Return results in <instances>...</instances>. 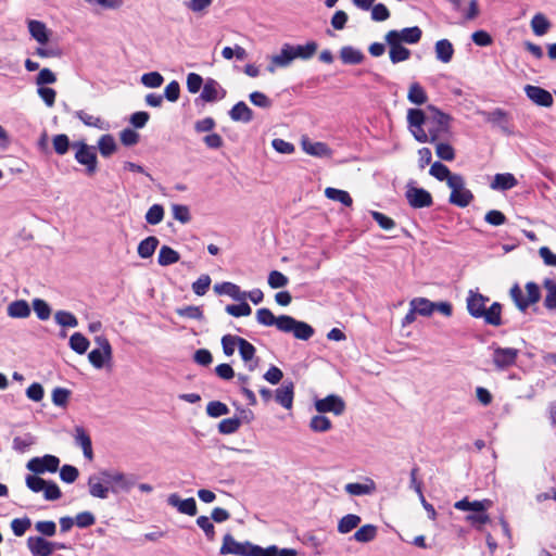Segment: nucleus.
Instances as JSON below:
<instances>
[{
  "instance_id": "58836bf2",
  "label": "nucleus",
  "mask_w": 556,
  "mask_h": 556,
  "mask_svg": "<svg viewBox=\"0 0 556 556\" xmlns=\"http://www.w3.org/2000/svg\"><path fill=\"white\" fill-rule=\"evenodd\" d=\"M159 245V239L154 236H150L142 240L138 245V254L142 258L151 257Z\"/></svg>"
},
{
  "instance_id": "3c124183",
  "label": "nucleus",
  "mask_w": 556,
  "mask_h": 556,
  "mask_svg": "<svg viewBox=\"0 0 556 556\" xmlns=\"http://www.w3.org/2000/svg\"><path fill=\"white\" fill-rule=\"evenodd\" d=\"M309 428L315 432H326L331 429V421L326 416L316 415L311 419Z\"/></svg>"
},
{
  "instance_id": "bb28decb",
  "label": "nucleus",
  "mask_w": 556,
  "mask_h": 556,
  "mask_svg": "<svg viewBox=\"0 0 556 556\" xmlns=\"http://www.w3.org/2000/svg\"><path fill=\"white\" fill-rule=\"evenodd\" d=\"M492 505V502L490 500H483V501H472L470 502L467 497L463 498L460 501H457L454 504V507L458 510H471L475 513H481L489 509Z\"/></svg>"
},
{
  "instance_id": "f704fd0d",
  "label": "nucleus",
  "mask_w": 556,
  "mask_h": 556,
  "mask_svg": "<svg viewBox=\"0 0 556 556\" xmlns=\"http://www.w3.org/2000/svg\"><path fill=\"white\" fill-rule=\"evenodd\" d=\"M98 149L103 157H110L117 150L114 137L110 134L102 135L98 140Z\"/></svg>"
},
{
  "instance_id": "37998d69",
  "label": "nucleus",
  "mask_w": 556,
  "mask_h": 556,
  "mask_svg": "<svg viewBox=\"0 0 556 556\" xmlns=\"http://www.w3.org/2000/svg\"><path fill=\"white\" fill-rule=\"evenodd\" d=\"M549 27V21L542 13H536L531 20V28L536 36L545 35Z\"/></svg>"
},
{
  "instance_id": "8fccbe9b",
  "label": "nucleus",
  "mask_w": 556,
  "mask_h": 556,
  "mask_svg": "<svg viewBox=\"0 0 556 556\" xmlns=\"http://www.w3.org/2000/svg\"><path fill=\"white\" fill-rule=\"evenodd\" d=\"M429 173L431 176L435 177L438 180H440V181L446 180V182L454 175L451 173V170L447 168V166H445L444 164H442L440 162H434L431 165Z\"/></svg>"
},
{
  "instance_id": "a878e982",
  "label": "nucleus",
  "mask_w": 556,
  "mask_h": 556,
  "mask_svg": "<svg viewBox=\"0 0 556 556\" xmlns=\"http://www.w3.org/2000/svg\"><path fill=\"white\" fill-rule=\"evenodd\" d=\"M255 348L252 343L247 341L243 338H240L239 341V353L242 358V361L247 364L250 371H253L257 365L256 362H253L255 356Z\"/></svg>"
},
{
  "instance_id": "c9c22d12",
  "label": "nucleus",
  "mask_w": 556,
  "mask_h": 556,
  "mask_svg": "<svg viewBox=\"0 0 556 556\" xmlns=\"http://www.w3.org/2000/svg\"><path fill=\"white\" fill-rule=\"evenodd\" d=\"M454 49L447 39H441L435 43L437 59L443 63H448L452 60Z\"/></svg>"
},
{
  "instance_id": "6e6d98bb",
  "label": "nucleus",
  "mask_w": 556,
  "mask_h": 556,
  "mask_svg": "<svg viewBox=\"0 0 556 556\" xmlns=\"http://www.w3.org/2000/svg\"><path fill=\"white\" fill-rule=\"evenodd\" d=\"M229 413V408L225 403L219 401H212L206 406V414L210 417L217 418L223 415H227Z\"/></svg>"
},
{
  "instance_id": "f3484780",
  "label": "nucleus",
  "mask_w": 556,
  "mask_h": 556,
  "mask_svg": "<svg viewBox=\"0 0 556 556\" xmlns=\"http://www.w3.org/2000/svg\"><path fill=\"white\" fill-rule=\"evenodd\" d=\"M226 90L213 78H207L204 83L200 98L205 102H215L224 99Z\"/></svg>"
},
{
  "instance_id": "4468645a",
  "label": "nucleus",
  "mask_w": 556,
  "mask_h": 556,
  "mask_svg": "<svg viewBox=\"0 0 556 556\" xmlns=\"http://www.w3.org/2000/svg\"><path fill=\"white\" fill-rule=\"evenodd\" d=\"M397 30H390L386 35V41L390 46V59L392 63H399L409 58L410 52L397 41Z\"/></svg>"
},
{
  "instance_id": "bf43d9fd",
  "label": "nucleus",
  "mask_w": 556,
  "mask_h": 556,
  "mask_svg": "<svg viewBox=\"0 0 556 556\" xmlns=\"http://www.w3.org/2000/svg\"><path fill=\"white\" fill-rule=\"evenodd\" d=\"M267 282L271 289H279L286 287L289 282V279L282 273L278 270H271L268 275Z\"/></svg>"
},
{
  "instance_id": "6ab92c4d",
  "label": "nucleus",
  "mask_w": 556,
  "mask_h": 556,
  "mask_svg": "<svg viewBox=\"0 0 556 556\" xmlns=\"http://www.w3.org/2000/svg\"><path fill=\"white\" fill-rule=\"evenodd\" d=\"M167 503L168 505L177 508L180 514L188 516L197 515V503L193 497L181 500L177 493H172L167 497Z\"/></svg>"
},
{
  "instance_id": "0e129e2a",
  "label": "nucleus",
  "mask_w": 556,
  "mask_h": 556,
  "mask_svg": "<svg viewBox=\"0 0 556 556\" xmlns=\"http://www.w3.org/2000/svg\"><path fill=\"white\" fill-rule=\"evenodd\" d=\"M31 521L29 518H16L11 522V529L16 536H22L30 528Z\"/></svg>"
},
{
  "instance_id": "f03ea898",
  "label": "nucleus",
  "mask_w": 556,
  "mask_h": 556,
  "mask_svg": "<svg viewBox=\"0 0 556 556\" xmlns=\"http://www.w3.org/2000/svg\"><path fill=\"white\" fill-rule=\"evenodd\" d=\"M490 299L477 290H469L466 305L468 313L475 318H482L485 324L498 327L502 325V305L493 302L489 307L486 303Z\"/></svg>"
},
{
  "instance_id": "de8ad7c7",
  "label": "nucleus",
  "mask_w": 556,
  "mask_h": 556,
  "mask_svg": "<svg viewBox=\"0 0 556 556\" xmlns=\"http://www.w3.org/2000/svg\"><path fill=\"white\" fill-rule=\"evenodd\" d=\"M55 323L62 327H77L78 320L74 314L67 311H58L54 314Z\"/></svg>"
},
{
  "instance_id": "680f3d73",
  "label": "nucleus",
  "mask_w": 556,
  "mask_h": 556,
  "mask_svg": "<svg viewBox=\"0 0 556 556\" xmlns=\"http://www.w3.org/2000/svg\"><path fill=\"white\" fill-rule=\"evenodd\" d=\"M211 277L206 274L204 275H201L193 283H192V291L199 295V296H202L204 295L210 286H211Z\"/></svg>"
},
{
  "instance_id": "69168bd1",
  "label": "nucleus",
  "mask_w": 556,
  "mask_h": 556,
  "mask_svg": "<svg viewBox=\"0 0 556 556\" xmlns=\"http://www.w3.org/2000/svg\"><path fill=\"white\" fill-rule=\"evenodd\" d=\"M53 149L59 155H64L70 148V139L66 135L60 134L53 137Z\"/></svg>"
},
{
  "instance_id": "4be33fe9",
  "label": "nucleus",
  "mask_w": 556,
  "mask_h": 556,
  "mask_svg": "<svg viewBox=\"0 0 556 556\" xmlns=\"http://www.w3.org/2000/svg\"><path fill=\"white\" fill-rule=\"evenodd\" d=\"M50 541L42 536H29L27 539V547L33 556H51L52 549Z\"/></svg>"
},
{
  "instance_id": "9b49d317",
  "label": "nucleus",
  "mask_w": 556,
  "mask_h": 556,
  "mask_svg": "<svg viewBox=\"0 0 556 556\" xmlns=\"http://www.w3.org/2000/svg\"><path fill=\"white\" fill-rule=\"evenodd\" d=\"M434 312L444 317H451L453 314V305L447 301L432 302L426 298H419V315L430 316Z\"/></svg>"
},
{
  "instance_id": "cd10ccee",
  "label": "nucleus",
  "mask_w": 556,
  "mask_h": 556,
  "mask_svg": "<svg viewBox=\"0 0 556 556\" xmlns=\"http://www.w3.org/2000/svg\"><path fill=\"white\" fill-rule=\"evenodd\" d=\"M344 490L350 495L362 496L372 494L376 491V483L371 479H366L364 483L353 482L348 483Z\"/></svg>"
},
{
  "instance_id": "2eb2a0df",
  "label": "nucleus",
  "mask_w": 556,
  "mask_h": 556,
  "mask_svg": "<svg viewBox=\"0 0 556 556\" xmlns=\"http://www.w3.org/2000/svg\"><path fill=\"white\" fill-rule=\"evenodd\" d=\"M293 56L291 54L289 43H285L278 54L269 58V63L266 67L267 72L274 74L277 68H285L291 65Z\"/></svg>"
},
{
  "instance_id": "72a5a7b5",
  "label": "nucleus",
  "mask_w": 556,
  "mask_h": 556,
  "mask_svg": "<svg viewBox=\"0 0 556 556\" xmlns=\"http://www.w3.org/2000/svg\"><path fill=\"white\" fill-rule=\"evenodd\" d=\"M96 14H100L102 10H118L123 7V0H85Z\"/></svg>"
},
{
  "instance_id": "49530a36",
  "label": "nucleus",
  "mask_w": 556,
  "mask_h": 556,
  "mask_svg": "<svg viewBox=\"0 0 556 556\" xmlns=\"http://www.w3.org/2000/svg\"><path fill=\"white\" fill-rule=\"evenodd\" d=\"M544 288L547 292L544 300V305L548 309H556V282L552 279H546L544 281Z\"/></svg>"
},
{
  "instance_id": "13d9d810",
  "label": "nucleus",
  "mask_w": 556,
  "mask_h": 556,
  "mask_svg": "<svg viewBox=\"0 0 556 556\" xmlns=\"http://www.w3.org/2000/svg\"><path fill=\"white\" fill-rule=\"evenodd\" d=\"M71 391L65 388H55L52 391V402L55 406L65 407L68 403Z\"/></svg>"
},
{
  "instance_id": "7c9ffc66",
  "label": "nucleus",
  "mask_w": 556,
  "mask_h": 556,
  "mask_svg": "<svg viewBox=\"0 0 556 556\" xmlns=\"http://www.w3.org/2000/svg\"><path fill=\"white\" fill-rule=\"evenodd\" d=\"M214 291L217 294H227L232 298L235 301H243L244 294L243 291L240 290L239 286L232 282H223L214 286Z\"/></svg>"
},
{
  "instance_id": "b1692460",
  "label": "nucleus",
  "mask_w": 556,
  "mask_h": 556,
  "mask_svg": "<svg viewBox=\"0 0 556 556\" xmlns=\"http://www.w3.org/2000/svg\"><path fill=\"white\" fill-rule=\"evenodd\" d=\"M518 185V180L510 173L496 174L490 184V188L496 191L510 190Z\"/></svg>"
},
{
  "instance_id": "5701e85b",
  "label": "nucleus",
  "mask_w": 556,
  "mask_h": 556,
  "mask_svg": "<svg viewBox=\"0 0 556 556\" xmlns=\"http://www.w3.org/2000/svg\"><path fill=\"white\" fill-rule=\"evenodd\" d=\"M28 30L30 36L40 45H46L49 42L50 39V30L47 28L46 24L37 21V20H29L27 22Z\"/></svg>"
},
{
  "instance_id": "5fc2aeb1",
  "label": "nucleus",
  "mask_w": 556,
  "mask_h": 556,
  "mask_svg": "<svg viewBox=\"0 0 556 556\" xmlns=\"http://www.w3.org/2000/svg\"><path fill=\"white\" fill-rule=\"evenodd\" d=\"M164 208L160 204H153L146 214V220L150 225H157L163 220Z\"/></svg>"
},
{
  "instance_id": "412c9836",
  "label": "nucleus",
  "mask_w": 556,
  "mask_h": 556,
  "mask_svg": "<svg viewBox=\"0 0 556 556\" xmlns=\"http://www.w3.org/2000/svg\"><path fill=\"white\" fill-rule=\"evenodd\" d=\"M75 444L83 450L84 456L88 460L93 459V451H92V442L89 433L81 426L75 427V435H74Z\"/></svg>"
},
{
  "instance_id": "4c0bfd02",
  "label": "nucleus",
  "mask_w": 556,
  "mask_h": 556,
  "mask_svg": "<svg viewBox=\"0 0 556 556\" xmlns=\"http://www.w3.org/2000/svg\"><path fill=\"white\" fill-rule=\"evenodd\" d=\"M361 521L362 519L359 516L354 514H348L339 520L338 532L341 534H346L351 532L353 529L357 528Z\"/></svg>"
},
{
  "instance_id": "aec40b11",
  "label": "nucleus",
  "mask_w": 556,
  "mask_h": 556,
  "mask_svg": "<svg viewBox=\"0 0 556 556\" xmlns=\"http://www.w3.org/2000/svg\"><path fill=\"white\" fill-rule=\"evenodd\" d=\"M303 151L312 156L316 157H331L332 151L325 142H314L308 138L304 137L301 140Z\"/></svg>"
},
{
  "instance_id": "dca6fc26",
  "label": "nucleus",
  "mask_w": 556,
  "mask_h": 556,
  "mask_svg": "<svg viewBox=\"0 0 556 556\" xmlns=\"http://www.w3.org/2000/svg\"><path fill=\"white\" fill-rule=\"evenodd\" d=\"M89 494L97 498H108L110 486L105 483V478L101 475V470L98 473L91 475L88 479Z\"/></svg>"
},
{
  "instance_id": "ea45409f",
  "label": "nucleus",
  "mask_w": 556,
  "mask_h": 556,
  "mask_svg": "<svg viewBox=\"0 0 556 556\" xmlns=\"http://www.w3.org/2000/svg\"><path fill=\"white\" fill-rule=\"evenodd\" d=\"M180 256L177 251L168 245H163L160 249L157 262L161 266H168L179 261Z\"/></svg>"
},
{
  "instance_id": "ddd939ff",
  "label": "nucleus",
  "mask_w": 556,
  "mask_h": 556,
  "mask_svg": "<svg viewBox=\"0 0 556 556\" xmlns=\"http://www.w3.org/2000/svg\"><path fill=\"white\" fill-rule=\"evenodd\" d=\"M518 350L514 348H495L492 356L494 366L500 369H506L516 363Z\"/></svg>"
},
{
  "instance_id": "a18cd8bd",
  "label": "nucleus",
  "mask_w": 556,
  "mask_h": 556,
  "mask_svg": "<svg viewBox=\"0 0 556 556\" xmlns=\"http://www.w3.org/2000/svg\"><path fill=\"white\" fill-rule=\"evenodd\" d=\"M70 346L76 353L85 354L89 348V341L80 332H75L70 338Z\"/></svg>"
},
{
  "instance_id": "423d86ee",
  "label": "nucleus",
  "mask_w": 556,
  "mask_h": 556,
  "mask_svg": "<svg viewBox=\"0 0 556 556\" xmlns=\"http://www.w3.org/2000/svg\"><path fill=\"white\" fill-rule=\"evenodd\" d=\"M101 475L105 478V483L109 484L113 493L128 492L137 481L135 475L124 473L116 469H102Z\"/></svg>"
},
{
  "instance_id": "0eeeda50",
  "label": "nucleus",
  "mask_w": 556,
  "mask_h": 556,
  "mask_svg": "<svg viewBox=\"0 0 556 556\" xmlns=\"http://www.w3.org/2000/svg\"><path fill=\"white\" fill-rule=\"evenodd\" d=\"M72 147L76 150L75 160L86 166V173L89 176L93 175L98 168L96 148L84 141H76Z\"/></svg>"
},
{
  "instance_id": "603ef678",
  "label": "nucleus",
  "mask_w": 556,
  "mask_h": 556,
  "mask_svg": "<svg viewBox=\"0 0 556 556\" xmlns=\"http://www.w3.org/2000/svg\"><path fill=\"white\" fill-rule=\"evenodd\" d=\"M241 426V420L237 417L223 419L218 424V431L223 434L235 433Z\"/></svg>"
},
{
  "instance_id": "9d476101",
  "label": "nucleus",
  "mask_w": 556,
  "mask_h": 556,
  "mask_svg": "<svg viewBox=\"0 0 556 556\" xmlns=\"http://www.w3.org/2000/svg\"><path fill=\"white\" fill-rule=\"evenodd\" d=\"M253 543L245 541V542H238L235 540V538L227 533L223 538V544L219 549L220 555H238V556H251L250 553L253 548Z\"/></svg>"
},
{
  "instance_id": "a211bd4d",
  "label": "nucleus",
  "mask_w": 556,
  "mask_h": 556,
  "mask_svg": "<svg viewBox=\"0 0 556 556\" xmlns=\"http://www.w3.org/2000/svg\"><path fill=\"white\" fill-rule=\"evenodd\" d=\"M527 97L535 104L549 108L553 105V96L549 91L532 85L525 87Z\"/></svg>"
},
{
  "instance_id": "c756f323",
  "label": "nucleus",
  "mask_w": 556,
  "mask_h": 556,
  "mask_svg": "<svg viewBox=\"0 0 556 556\" xmlns=\"http://www.w3.org/2000/svg\"><path fill=\"white\" fill-rule=\"evenodd\" d=\"M229 116L235 122L249 123L253 119V112L243 101H240L229 111Z\"/></svg>"
},
{
  "instance_id": "c03bdc74",
  "label": "nucleus",
  "mask_w": 556,
  "mask_h": 556,
  "mask_svg": "<svg viewBox=\"0 0 556 556\" xmlns=\"http://www.w3.org/2000/svg\"><path fill=\"white\" fill-rule=\"evenodd\" d=\"M256 320H257L258 324L267 326V327L276 326L277 329L279 330L280 316L279 317H275V315L268 308H260V309H257V312H256Z\"/></svg>"
},
{
  "instance_id": "c85d7f7f",
  "label": "nucleus",
  "mask_w": 556,
  "mask_h": 556,
  "mask_svg": "<svg viewBox=\"0 0 556 556\" xmlns=\"http://www.w3.org/2000/svg\"><path fill=\"white\" fill-rule=\"evenodd\" d=\"M293 61L295 59L309 60L316 53L318 45L315 41H308L306 45L292 46L289 43Z\"/></svg>"
},
{
  "instance_id": "864d4df0",
  "label": "nucleus",
  "mask_w": 556,
  "mask_h": 556,
  "mask_svg": "<svg viewBox=\"0 0 556 556\" xmlns=\"http://www.w3.org/2000/svg\"><path fill=\"white\" fill-rule=\"evenodd\" d=\"M33 308L40 320H47L51 315V307L42 299H35L33 301Z\"/></svg>"
},
{
  "instance_id": "774afa93",
  "label": "nucleus",
  "mask_w": 556,
  "mask_h": 556,
  "mask_svg": "<svg viewBox=\"0 0 556 556\" xmlns=\"http://www.w3.org/2000/svg\"><path fill=\"white\" fill-rule=\"evenodd\" d=\"M435 153L438 157L444 161H453L455 157V152L452 146L444 142H438L435 144Z\"/></svg>"
},
{
  "instance_id": "20e7f679",
  "label": "nucleus",
  "mask_w": 556,
  "mask_h": 556,
  "mask_svg": "<svg viewBox=\"0 0 556 556\" xmlns=\"http://www.w3.org/2000/svg\"><path fill=\"white\" fill-rule=\"evenodd\" d=\"M451 189L450 203L458 207L468 206L473 200L472 192L466 188L465 179L462 175H453L447 181Z\"/></svg>"
},
{
  "instance_id": "a19ab883",
  "label": "nucleus",
  "mask_w": 556,
  "mask_h": 556,
  "mask_svg": "<svg viewBox=\"0 0 556 556\" xmlns=\"http://www.w3.org/2000/svg\"><path fill=\"white\" fill-rule=\"evenodd\" d=\"M325 195L332 201L342 203L345 206H351L353 200L348 191L328 187L325 189Z\"/></svg>"
},
{
  "instance_id": "09e8293b",
  "label": "nucleus",
  "mask_w": 556,
  "mask_h": 556,
  "mask_svg": "<svg viewBox=\"0 0 556 556\" xmlns=\"http://www.w3.org/2000/svg\"><path fill=\"white\" fill-rule=\"evenodd\" d=\"M225 311L233 317L249 316L252 313L251 306L244 300L240 304L227 305Z\"/></svg>"
},
{
  "instance_id": "7ed1b4c3",
  "label": "nucleus",
  "mask_w": 556,
  "mask_h": 556,
  "mask_svg": "<svg viewBox=\"0 0 556 556\" xmlns=\"http://www.w3.org/2000/svg\"><path fill=\"white\" fill-rule=\"evenodd\" d=\"M509 294L515 305L521 312H525L530 305L539 302L541 298L540 288L534 282H527L526 295L523 294V291L518 285H514L510 288Z\"/></svg>"
},
{
  "instance_id": "f8f14e48",
  "label": "nucleus",
  "mask_w": 556,
  "mask_h": 556,
  "mask_svg": "<svg viewBox=\"0 0 556 556\" xmlns=\"http://www.w3.org/2000/svg\"><path fill=\"white\" fill-rule=\"evenodd\" d=\"M315 408L320 414L333 413L336 416H340L345 410V403L341 396L330 394L325 399L315 401Z\"/></svg>"
},
{
  "instance_id": "052dcab7",
  "label": "nucleus",
  "mask_w": 556,
  "mask_h": 556,
  "mask_svg": "<svg viewBox=\"0 0 556 556\" xmlns=\"http://www.w3.org/2000/svg\"><path fill=\"white\" fill-rule=\"evenodd\" d=\"M241 337L225 334L222 338V345L225 355L231 356L235 353L236 346L239 348V341Z\"/></svg>"
},
{
  "instance_id": "1a4fd4ad",
  "label": "nucleus",
  "mask_w": 556,
  "mask_h": 556,
  "mask_svg": "<svg viewBox=\"0 0 556 556\" xmlns=\"http://www.w3.org/2000/svg\"><path fill=\"white\" fill-rule=\"evenodd\" d=\"M60 465L59 457L47 454L42 457H34L26 464V468L35 475H43L46 472L54 473Z\"/></svg>"
},
{
  "instance_id": "e433bc0d",
  "label": "nucleus",
  "mask_w": 556,
  "mask_h": 556,
  "mask_svg": "<svg viewBox=\"0 0 556 556\" xmlns=\"http://www.w3.org/2000/svg\"><path fill=\"white\" fill-rule=\"evenodd\" d=\"M340 59L344 64H359L364 55L359 50L351 46H345L340 50Z\"/></svg>"
},
{
  "instance_id": "473e14b6",
  "label": "nucleus",
  "mask_w": 556,
  "mask_h": 556,
  "mask_svg": "<svg viewBox=\"0 0 556 556\" xmlns=\"http://www.w3.org/2000/svg\"><path fill=\"white\" fill-rule=\"evenodd\" d=\"M75 116L79 121H81L86 126H89V127H94V128L102 129V130H106L110 127V125L106 122H104L101 117L93 116L83 110L76 111Z\"/></svg>"
},
{
  "instance_id": "79ce46f5",
  "label": "nucleus",
  "mask_w": 556,
  "mask_h": 556,
  "mask_svg": "<svg viewBox=\"0 0 556 556\" xmlns=\"http://www.w3.org/2000/svg\"><path fill=\"white\" fill-rule=\"evenodd\" d=\"M377 536V527L374 525H365L361 527L353 535V539L359 543H368Z\"/></svg>"
},
{
  "instance_id": "e2e57ef3",
  "label": "nucleus",
  "mask_w": 556,
  "mask_h": 556,
  "mask_svg": "<svg viewBox=\"0 0 556 556\" xmlns=\"http://www.w3.org/2000/svg\"><path fill=\"white\" fill-rule=\"evenodd\" d=\"M164 81L163 76L159 72L146 73L141 76V83L148 88H157Z\"/></svg>"
},
{
  "instance_id": "6e6552de",
  "label": "nucleus",
  "mask_w": 556,
  "mask_h": 556,
  "mask_svg": "<svg viewBox=\"0 0 556 556\" xmlns=\"http://www.w3.org/2000/svg\"><path fill=\"white\" fill-rule=\"evenodd\" d=\"M94 341L99 345V349H93L88 354V359L94 368L101 369L105 363L111 362L113 351L105 337L99 336Z\"/></svg>"
},
{
  "instance_id": "338daca9",
  "label": "nucleus",
  "mask_w": 556,
  "mask_h": 556,
  "mask_svg": "<svg viewBox=\"0 0 556 556\" xmlns=\"http://www.w3.org/2000/svg\"><path fill=\"white\" fill-rule=\"evenodd\" d=\"M25 482H26L27 488L35 493L43 491V489L47 484L46 480H43L42 478H40L38 475H35V473L28 475L25 479Z\"/></svg>"
},
{
  "instance_id": "39448f33",
  "label": "nucleus",
  "mask_w": 556,
  "mask_h": 556,
  "mask_svg": "<svg viewBox=\"0 0 556 556\" xmlns=\"http://www.w3.org/2000/svg\"><path fill=\"white\" fill-rule=\"evenodd\" d=\"M279 331L292 333L294 338L303 341L309 340L314 333V328L305 321L296 320L289 315H281L279 320Z\"/></svg>"
},
{
  "instance_id": "f257e3e1",
  "label": "nucleus",
  "mask_w": 556,
  "mask_h": 556,
  "mask_svg": "<svg viewBox=\"0 0 556 556\" xmlns=\"http://www.w3.org/2000/svg\"><path fill=\"white\" fill-rule=\"evenodd\" d=\"M450 130V116L432 105L419 109V142H437Z\"/></svg>"
},
{
  "instance_id": "4d7b16f0",
  "label": "nucleus",
  "mask_w": 556,
  "mask_h": 556,
  "mask_svg": "<svg viewBox=\"0 0 556 556\" xmlns=\"http://www.w3.org/2000/svg\"><path fill=\"white\" fill-rule=\"evenodd\" d=\"M172 213L173 217L181 224H187L191 220L190 210L187 205L173 204Z\"/></svg>"
},
{
  "instance_id": "2f4dec72",
  "label": "nucleus",
  "mask_w": 556,
  "mask_h": 556,
  "mask_svg": "<svg viewBox=\"0 0 556 556\" xmlns=\"http://www.w3.org/2000/svg\"><path fill=\"white\" fill-rule=\"evenodd\" d=\"M7 312L11 318H27L30 315V307L25 300H16L8 305Z\"/></svg>"
},
{
  "instance_id": "393cba45",
  "label": "nucleus",
  "mask_w": 556,
  "mask_h": 556,
  "mask_svg": "<svg viewBox=\"0 0 556 556\" xmlns=\"http://www.w3.org/2000/svg\"><path fill=\"white\" fill-rule=\"evenodd\" d=\"M294 386L293 382H285L276 390L275 400L282 407L290 409L293 404Z\"/></svg>"
}]
</instances>
